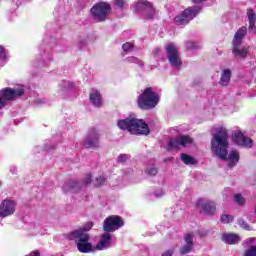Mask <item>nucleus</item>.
Masks as SVG:
<instances>
[{
	"label": "nucleus",
	"instance_id": "5701e85b",
	"mask_svg": "<svg viewBox=\"0 0 256 256\" xmlns=\"http://www.w3.org/2000/svg\"><path fill=\"white\" fill-rule=\"evenodd\" d=\"M247 17H248V22H249V31L250 33H256V14L255 11L253 9H249L247 11Z\"/></svg>",
	"mask_w": 256,
	"mask_h": 256
},
{
	"label": "nucleus",
	"instance_id": "72a5a7b5",
	"mask_svg": "<svg viewBox=\"0 0 256 256\" xmlns=\"http://www.w3.org/2000/svg\"><path fill=\"white\" fill-rule=\"evenodd\" d=\"M0 59L1 61H5L7 59V53L5 52V48L0 46Z\"/></svg>",
	"mask_w": 256,
	"mask_h": 256
},
{
	"label": "nucleus",
	"instance_id": "a878e982",
	"mask_svg": "<svg viewBox=\"0 0 256 256\" xmlns=\"http://www.w3.org/2000/svg\"><path fill=\"white\" fill-rule=\"evenodd\" d=\"M105 181H107V179L105 178V175L96 177L94 181V185L95 187H101V185H105Z\"/></svg>",
	"mask_w": 256,
	"mask_h": 256
},
{
	"label": "nucleus",
	"instance_id": "9d476101",
	"mask_svg": "<svg viewBox=\"0 0 256 256\" xmlns=\"http://www.w3.org/2000/svg\"><path fill=\"white\" fill-rule=\"evenodd\" d=\"M124 223H123V219H121V217L119 216H109L108 218H106L104 220V231H106V233H113L115 231H117L118 229H121V227H123Z\"/></svg>",
	"mask_w": 256,
	"mask_h": 256
},
{
	"label": "nucleus",
	"instance_id": "c756f323",
	"mask_svg": "<svg viewBox=\"0 0 256 256\" xmlns=\"http://www.w3.org/2000/svg\"><path fill=\"white\" fill-rule=\"evenodd\" d=\"M147 175L155 176L157 174V168L154 165L148 166L146 169Z\"/></svg>",
	"mask_w": 256,
	"mask_h": 256
},
{
	"label": "nucleus",
	"instance_id": "2f4dec72",
	"mask_svg": "<svg viewBox=\"0 0 256 256\" xmlns=\"http://www.w3.org/2000/svg\"><path fill=\"white\" fill-rule=\"evenodd\" d=\"M234 201L238 203V205H245V198L241 194H236L234 196Z\"/></svg>",
	"mask_w": 256,
	"mask_h": 256
},
{
	"label": "nucleus",
	"instance_id": "6e6552de",
	"mask_svg": "<svg viewBox=\"0 0 256 256\" xmlns=\"http://www.w3.org/2000/svg\"><path fill=\"white\" fill-rule=\"evenodd\" d=\"M25 91L23 86H18L17 88L6 87L0 91V98L7 105V101H15L17 97H21Z\"/></svg>",
	"mask_w": 256,
	"mask_h": 256
},
{
	"label": "nucleus",
	"instance_id": "79ce46f5",
	"mask_svg": "<svg viewBox=\"0 0 256 256\" xmlns=\"http://www.w3.org/2000/svg\"><path fill=\"white\" fill-rule=\"evenodd\" d=\"M246 243L253 245V243H255V238H249L248 240H246Z\"/></svg>",
	"mask_w": 256,
	"mask_h": 256
},
{
	"label": "nucleus",
	"instance_id": "1a4fd4ad",
	"mask_svg": "<svg viewBox=\"0 0 256 256\" xmlns=\"http://www.w3.org/2000/svg\"><path fill=\"white\" fill-rule=\"evenodd\" d=\"M166 53L169 63L172 67H181V55L179 54V49L173 43H169L166 46Z\"/></svg>",
	"mask_w": 256,
	"mask_h": 256
},
{
	"label": "nucleus",
	"instance_id": "393cba45",
	"mask_svg": "<svg viewBox=\"0 0 256 256\" xmlns=\"http://www.w3.org/2000/svg\"><path fill=\"white\" fill-rule=\"evenodd\" d=\"M180 158H181V161L185 163V165H195V158L187 154H181Z\"/></svg>",
	"mask_w": 256,
	"mask_h": 256
},
{
	"label": "nucleus",
	"instance_id": "a19ab883",
	"mask_svg": "<svg viewBox=\"0 0 256 256\" xmlns=\"http://www.w3.org/2000/svg\"><path fill=\"white\" fill-rule=\"evenodd\" d=\"M5 100H2L1 97H0V109H3V107H5Z\"/></svg>",
	"mask_w": 256,
	"mask_h": 256
},
{
	"label": "nucleus",
	"instance_id": "cd10ccee",
	"mask_svg": "<svg viewBox=\"0 0 256 256\" xmlns=\"http://www.w3.org/2000/svg\"><path fill=\"white\" fill-rule=\"evenodd\" d=\"M126 61H128V63H136V65L143 67V61L139 60L137 57H128Z\"/></svg>",
	"mask_w": 256,
	"mask_h": 256
},
{
	"label": "nucleus",
	"instance_id": "4c0bfd02",
	"mask_svg": "<svg viewBox=\"0 0 256 256\" xmlns=\"http://www.w3.org/2000/svg\"><path fill=\"white\" fill-rule=\"evenodd\" d=\"M114 3L116 5V7H120L122 9V7L125 6V1L123 0H114Z\"/></svg>",
	"mask_w": 256,
	"mask_h": 256
},
{
	"label": "nucleus",
	"instance_id": "58836bf2",
	"mask_svg": "<svg viewBox=\"0 0 256 256\" xmlns=\"http://www.w3.org/2000/svg\"><path fill=\"white\" fill-rule=\"evenodd\" d=\"M91 183V174L86 175L84 179V185L87 186Z\"/></svg>",
	"mask_w": 256,
	"mask_h": 256
},
{
	"label": "nucleus",
	"instance_id": "20e7f679",
	"mask_svg": "<svg viewBox=\"0 0 256 256\" xmlns=\"http://www.w3.org/2000/svg\"><path fill=\"white\" fill-rule=\"evenodd\" d=\"M245 35H247V27L242 26L236 31L232 41V53L235 57H241L242 59L247 57V53H249V48L247 46H242Z\"/></svg>",
	"mask_w": 256,
	"mask_h": 256
},
{
	"label": "nucleus",
	"instance_id": "4468645a",
	"mask_svg": "<svg viewBox=\"0 0 256 256\" xmlns=\"http://www.w3.org/2000/svg\"><path fill=\"white\" fill-rule=\"evenodd\" d=\"M232 141L239 147H245L246 149H251V147H253V140L247 136H244L243 132L241 131L234 132L232 135Z\"/></svg>",
	"mask_w": 256,
	"mask_h": 256
},
{
	"label": "nucleus",
	"instance_id": "ea45409f",
	"mask_svg": "<svg viewBox=\"0 0 256 256\" xmlns=\"http://www.w3.org/2000/svg\"><path fill=\"white\" fill-rule=\"evenodd\" d=\"M173 253H175V251L173 249H170L164 252L162 256H173Z\"/></svg>",
	"mask_w": 256,
	"mask_h": 256
},
{
	"label": "nucleus",
	"instance_id": "37998d69",
	"mask_svg": "<svg viewBox=\"0 0 256 256\" xmlns=\"http://www.w3.org/2000/svg\"><path fill=\"white\" fill-rule=\"evenodd\" d=\"M10 171L13 174L17 173V167H15V166L10 167Z\"/></svg>",
	"mask_w": 256,
	"mask_h": 256
},
{
	"label": "nucleus",
	"instance_id": "ddd939ff",
	"mask_svg": "<svg viewBox=\"0 0 256 256\" xmlns=\"http://www.w3.org/2000/svg\"><path fill=\"white\" fill-rule=\"evenodd\" d=\"M134 11H144V16L146 19H153L155 15L153 4L147 0H139L136 5H134Z\"/></svg>",
	"mask_w": 256,
	"mask_h": 256
},
{
	"label": "nucleus",
	"instance_id": "423d86ee",
	"mask_svg": "<svg viewBox=\"0 0 256 256\" xmlns=\"http://www.w3.org/2000/svg\"><path fill=\"white\" fill-rule=\"evenodd\" d=\"M92 17L97 23H103V21H107V16L111 13V5L107 2H99L96 3L91 8Z\"/></svg>",
	"mask_w": 256,
	"mask_h": 256
},
{
	"label": "nucleus",
	"instance_id": "a18cd8bd",
	"mask_svg": "<svg viewBox=\"0 0 256 256\" xmlns=\"http://www.w3.org/2000/svg\"><path fill=\"white\" fill-rule=\"evenodd\" d=\"M159 51H161L159 48H156V49H155V53H156V54L159 53Z\"/></svg>",
	"mask_w": 256,
	"mask_h": 256
},
{
	"label": "nucleus",
	"instance_id": "9b49d317",
	"mask_svg": "<svg viewBox=\"0 0 256 256\" xmlns=\"http://www.w3.org/2000/svg\"><path fill=\"white\" fill-rule=\"evenodd\" d=\"M17 209V202L11 199H5L0 204V217L5 219V217H11L15 214Z\"/></svg>",
	"mask_w": 256,
	"mask_h": 256
},
{
	"label": "nucleus",
	"instance_id": "f3484780",
	"mask_svg": "<svg viewBox=\"0 0 256 256\" xmlns=\"http://www.w3.org/2000/svg\"><path fill=\"white\" fill-rule=\"evenodd\" d=\"M195 235L193 233H188L184 236V244L180 248L181 255H187V253H191L194 247L193 239Z\"/></svg>",
	"mask_w": 256,
	"mask_h": 256
},
{
	"label": "nucleus",
	"instance_id": "a211bd4d",
	"mask_svg": "<svg viewBox=\"0 0 256 256\" xmlns=\"http://www.w3.org/2000/svg\"><path fill=\"white\" fill-rule=\"evenodd\" d=\"M63 193H79L81 191V183L75 180H68L62 186Z\"/></svg>",
	"mask_w": 256,
	"mask_h": 256
},
{
	"label": "nucleus",
	"instance_id": "412c9836",
	"mask_svg": "<svg viewBox=\"0 0 256 256\" xmlns=\"http://www.w3.org/2000/svg\"><path fill=\"white\" fill-rule=\"evenodd\" d=\"M90 103L94 107H101L103 105V100L101 99V93L98 90L92 89L90 92Z\"/></svg>",
	"mask_w": 256,
	"mask_h": 256
},
{
	"label": "nucleus",
	"instance_id": "39448f33",
	"mask_svg": "<svg viewBox=\"0 0 256 256\" xmlns=\"http://www.w3.org/2000/svg\"><path fill=\"white\" fill-rule=\"evenodd\" d=\"M159 103V94L153 91V88L149 87L138 97V106L140 109L148 111V109H154Z\"/></svg>",
	"mask_w": 256,
	"mask_h": 256
},
{
	"label": "nucleus",
	"instance_id": "6ab92c4d",
	"mask_svg": "<svg viewBox=\"0 0 256 256\" xmlns=\"http://www.w3.org/2000/svg\"><path fill=\"white\" fill-rule=\"evenodd\" d=\"M109 247H111V234L104 233L101 236L100 241L95 246V249L97 251H105V249H109Z\"/></svg>",
	"mask_w": 256,
	"mask_h": 256
},
{
	"label": "nucleus",
	"instance_id": "f03ea898",
	"mask_svg": "<svg viewBox=\"0 0 256 256\" xmlns=\"http://www.w3.org/2000/svg\"><path fill=\"white\" fill-rule=\"evenodd\" d=\"M117 125L119 129L128 131L132 135H147L149 133V125L145 121L138 119L135 114H131L126 119L119 120Z\"/></svg>",
	"mask_w": 256,
	"mask_h": 256
},
{
	"label": "nucleus",
	"instance_id": "4be33fe9",
	"mask_svg": "<svg viewBox=\"0 0 256 256\" xmlns=\"http://www.w3.org/2000/svg\"><path fill=\"white\" fill-rule=\"evenodd\" d=\"M222 241L227 245H237L241 241V237L237 234L225 233L222 235Z\"/></svg>",
	"mask_w": 256,
	"mask_h": 256
},
{
	"label": "nucleus",
	"instance_id": "dca6fc26",
	"mask_svg": "<svg viewBox=\"0 0 256 256\" xmlns=\"http://www.w3.org/2000/svg\"><path fill=\"white\" fill-rule=\"evenodd\" d=\"M198 209H201L206 215H213L216 210L215 202L207 199H200L197 202Z\"/></svg>",
	"mask_w": 256,
	"mask_h": 256
},
{
	"label": "nucleus",
	"instance_id": "c03bdc74",
	"mask_svg": "<svg viewBox=\"0 0 256 256\" xmlns=\"http://www.w3.org/2000/svg\"><path fill=\"white\" fill-rule=\"evenodd\" d=\"M204 0H192V3L199 4L203 3Z\"/></svg>",
	"mask_w": 256,
	"mask_h": 256
},
{
	"label": "nucleus",
	"instance_id": "aec40b11",
	"mask_svg": "<svg viewBox=\"0 0 256 256\" xmlns=\"http://www.w3.org/2000/svg\"><path fill=\"white\" fill-rule=\"evenodd\" d=\"M74 87L75 84H73V82L64 80L58 85V95H60L61 97H65V95H67V93H69V91H71Z\"/></svg>",
	"mask_w": 256,
	"mask_h": 256
},
{
	"label": "nucleus",
	"instance_id": "f8f14e48",
	"mask_svg": "<svg viewBox=\"0 0 256 256\" xmlns=\"http://www.w3.org/2000/svg\"><path fill=\"white\" fill-rule=\"evenodd\" d=\"M193 143V138L187 135L178 136L177 138H171L168 141L167 149L172 151V149H179V147H187Z\"/></svg>",
	"mask_w": 256,
	"mask_h": 256
},
{
	"label": "nucleus",
	"instance_id": "7c9ffc66",
	"mask_svg": "<svg viewBox=\"0 0 256 256\" xmlns=\"http://www.w3.org/2000/svg\"><path fill=\"white\" fill-rule=\"evenodd\" d=\"M238 224L242 229H245L246 231H251V226H249V224H247V222H245V220L239 219Z\"/></svg>",
	"mask_w": 256,
	"mask_h": 256
},
{
	"label": "nucleus",
	"instance_id": "bb28decb",
	"mask_svg": "<svg viewBox=\"0 0 256 256\" xmlns=\"http://www.w3.org/2000/svg\"><path fill=\"white\" fill-rule=\"evenodd\" d=\"M234 217L228 214H224L221 216V222L224 224L233 223Z\"/></svg>",
	"mask_w": 256,
	"mask_h": 256
},
{
	"label": "nucleus",
	"instance_id": "7ed1b4c3",
	"mask_svg": "<svg viewBox=\"0 0 256 256\" xmlns=\"http://www.w3.org/2000/svg\"><path fill=\"white\" fill-rule=\"evenodd\" d=\"M93 223L88 222L83 228L75 230L69 235V239H75L77 249L80 253H89L93 251V246L89 243V234L87 231H91Z\"/></svg>",
	"mask_w": 256,
	"mask_h": 256
},
{
	"label": "nucleus",
	"instance_id": "f257e3e1",
	"mask_svg": "<svg viewBox=\"0 0 256 256\" xmlns=\"http://www.w3.org/2000/svg\"><path fill=\"white\" fill-rule=\"evenodd\" d=\"M229 147V132L227 128L220 126L211 140V149L213 153L222 161H229L228 167H235L239 163V152L232 150L227 151Z\"/></svg>",
	"mask_w": 256,
	"mask_h": 256
},
{
	"label": "nucleus",
	"instance_id": "c85d7f7f",
	"mask_svg": "<svg viewBox=\"0 0 256 256\" xmlns=\"http://www.w3.org/2000/svg\"><path fill=\"white\" fill-rule=\"evenodd\" d=\"M133 43L131 42H126L122 45V49L125 53H129V51H133Z\"/></svg>",
	"mask_w": 256,
	"mask_h": 256
},
{
	"label": "nucleus",
	"instance_id": "f704fd0d",
	"mask_svg": "<svg viewBox=\"0 0 256 256\" xmlns=\"http://www.w3.org/2000/svg\"><path fill=\"white\" fill-rule=\"evenodd\" d=\"M129 159V155H126V154H121L119 157H118V161L120 163H125V161H127Z\"/></svg>",
	"mask_w": 256,
	"mask_h": 256
},
{
	"label": "nucleus",
	"instance_id": "473e14b6",
	"mask_svg": "<svg viewBox=\"0 0 256 256\" xmlns=\"http://www.w3.org/2000/svg\"><path fill=\"white\" fill-rule=\"evenodd\" d=\"M245 256H256V247L252 246L250 249L246 250Z\"/></svg>",
	"mask_w": 256,
	"mask_h": 256
},
{
	"label": "nucleus",
	"instance_id": "b1692460",
	"mask_svg": "<svg viewBox=\"0 0 256 256\" xmlns=\"http://www.w3.org/2000/svg\"><path fill=\"white\" fill-rule=\"evenodd\" d=\"M231 81V70L225 69L222 72V76L220 78V85L223 87L229 85V82Z\"/></svg>",
	"mask_w": 256,
	"mask_h": 256
},
{
	"label": "nucleus",
	"instance_id": "2eb2a0df",
	"mask_svg": "<svg viewBox=\"0 0 256 256\" xmlns=\"http://www.w3.org/2000/svg\"><path fill=\"white\" fill-rule=\"evenodd\" d=\"M84 147L87 149L99 147V132L97 129L92 128L84 140Z\"/></svg>",
	"mask_w": 256,
	"mask_h": 256
},
{
	"label": "nucleus",
	"instance_id": "0eeeda50",
	"mask_svg": "<svg viewBox=\"0 0 256 256\" xmlns=\"http://www.w3.org/2000/svg\"><path fill=\"white\" fill-rule=\"evenodd\" d=\"M199 11H201V6L189 7L174 18V23L176 25H188L189 21H192V19L199 15Z\"/></svg>",
	"mask_w": 256,
	"mask_h": 256
},
{
	"label": "nucleus",
	"instance_id": "e433bc0d",
	"mask_svg": "<svg viewBox=\"0 0 256 256\" xmlns=\"http://www.w3.org/2000/svg\"><path fill=\"white\" fill-rule=\"evenodd\" d=\"M186 49H197V44L194 42H186Z\"/></svg>",
	"mask_w": 256,
	"mask_h": 256
},
{
	"label": "nucleus",
	"instance_id": "c9c22d12",
	"mask_svg": "<svg viewBox=\"0 0 256 256\" xmlns=\"http://www.w3.org/2000/svg\"><path fill=\"white\" fill-rule=\"evenodd\" d=\"M163 195H165V191H163V189H158L156 191H154V197H163Z\"/></svg>",
	"mask_w": 256,
	"mask_h": 256
}]
</instances>
